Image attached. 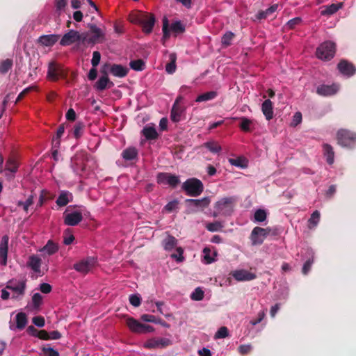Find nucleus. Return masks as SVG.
Wrapping results in <instances>:
<instances>
[{
    "mask_svg": "<svg viewBox=\"0 0 356 356\" xmlns=\"http://www.w3.org/2000/svg\"><path fill=\"white\" fill-rule=\"evenodd\" d=\"M179 201L177 200H174L172 201L169 202L163 208L168 213H171L178 209Z\"/></svg>",
    "mask_w": 356,
    "mask_h": 356,
    "instance_id": "3c124183",
    "label": "nucleus"
},
{
    "mask_svg": "<svg viewBox=\"0 0 356 356\" xmlns=\"http://www.w3.org/2000/svg\"><path fill=\"white\" fill-rule=\"evenodd\" d=\"M184 113V108L181 106L173 105L171 109L170 119L174 122H178L181 120V116Z\"/></svg>",
    "mask_w": 356,
    "mask_h": 356,
    "instance_id": "7c9ffc66",
    "label": "nucleus"
},
{
    "mask_svg": "<svg viewBox=\"0 0 356 356\" xmlns=\"http://www.w3.org/2000/svg\"><path fill=\"white\" fill-rule=\"evenodd\" d=\"M204 292L200 287H197L191 294V298L193 300L200 301L204 298Z\"/></svg>",
    "mask_w": 356,
    "mask_h": 356,
    "instance_id": "de8ad7c7",
    "label": "nucleus"
},
{
    "mask_svg": "<svg viewBox=\"0 0 356 356\" xmlns=\"http://www.w3.org/2000/svg\"><path fill=\"white\" fill-rule=\"evenodd\" d=\"M235 199L232 197H223L215 205L216 212L222 216H229L233 211Z\"/></svg>",
    "mask_w": 356,
    "mask_h": 356,
    "instance_id": "423d86ee",
    "label": "nucleus"
},
{
    "mask_svg": "<svg viewBox=\"0 0 356 356\" xmlns=\"http://www.w3.org/2000/svg\"><path fill=\"white\" fill-rule=\"evenodd\" d=\"M278 5L273 4L265 10H261L258 13L257 17L258 19H264L273 15L277 9Z\"/></svg>",
    "mask_w": 356,
    "mask_h": 356,
    "instance_id": "2f4dec72",
    "label": "nucleus"
},
{
    "mask_svg": "<svg viewBox=\"0 0 356 356\" xmlns=\"http://www.w3.org/2000/svg\"><path fill=\"white\" fill-rule=\"evenodd\" d=\"M18 168L19 164L17 159L13 156L9 157L6 163V175L8 177L9 176L10 178H13V174L17 171Z\"/></svg>",
    "mask_w": 356,
    "mask_h": 356,
    "instance_id": "4be33fe9",
    "label": "nucleus"
},
{
    "mask_svg": "<svg viewBox=\"0 0 356 356\" xmlns=\"http://www.w3.org/2000/svg\"><path fill=\"white\" fill-rule=\"evenodd\" d=\"M234 37L235 35L232 31L226 32L221 38L222 45L225 47L230 46Z\"/></svg>",
    "mask_w": 356,
    "mask_h": 356,
    "instance_id": "37998d69",
    "label": "nucleus"
},
{
    "mask_svg": "<svg viewBox=\"0 0 356 356\" xmlns=\"http://www.w3.org/2000/svg\"><path fill=\"white\" fill-rule=\"evenodd\" d=\"M89 33L92 35L88 38V44H96L104 39V33L94 24H89Z\"/></svg>",
    "mask_w": 356,
    "mask_h": 356,
    "instance_id": "f8f14e48",
    "label": "nucleus"
},
{
    "mask_svg": "<svg viewBox=\"0 0 356 356\" xmlns=\"http://www.w3.org/2000/svg\"><path fill=\"white\" fill-rule=\"evenodd\" d=\"M101 60V54L98 51H95L92 53V58L91 60V64L92 67H96Z\"/></svg>",
    "mask_w": 356,
    "mask_h": 356,
    "instance_id": "338daca9",
    "label": "nucleus"
},
{
    "mask_svg": "<svg viewBox=\"0 0 356 356\" xmlns=\"http://www.w3.org/2000/svg\"><path fill=\"white\" fill-rule=\"evenodd\" d=\"M138 152L134 147H129L122 152V158L126 161H131L138 158Z\"/></svg>",
    "mask_w": 356,
    "mask_h": 356,
    "instance_id": "cd10ccee",
    "label": "nucleus"
},
{
    "mask_svg": "<svg viewBox=\"0 0 356 356\" xmlns=\"http://www.w3.org/2000/svg\"><path fill=\"white\" fill-rule=\"evenodd\" d=\"M232 275L238 281H250L256 277L254 273L245 270H236L233 273Z\"/></svg>",
    "mask_w": 356,
    "mask_h": 356,
    "instance_id": "b1692460",
    "label": "nucleus"
},
{
    "mask_svg": "<svg viewBox=\"0 0 356 356\" xmlns=\"http://www.w3.org/2000/svg\"><path fill=\"white\" fill-rule=\"evenodd\" d=\"M13 61L10 58H7L3 60L0 63V73L6 74L13 67Z\"/></svg>",
    "mask_w": 356,
    "mask_h": 356,
    "instance_id": "79ce46f5",
    "label": "nucleus"
},
{
    "mask_svg": "<svg viewBox=\"0 0 356 356\" xmlns=\"http://www.w3.org/2000/svg\"><path fill=\"white\" fill-rule=\"evenodd\" d=\"M271 231L272 230L270 227L262 228L260 227H255L252 229L250 236L252 245H258L262 244L264 239L270 234Z\"/></svg>",
    "mask_w": 356,
    "mask_h": 356,
    "instance_id": "6e6552de",
    "label": "nucleus"
},
{
    "mask_svg": "<svg viewBox=\"0 0 356 356\" xmlns=\"http://www.w3.org/2000/svg\"><path fill=\"white\" fill-rule=\"evenodd\" d=\"M42 351L45 356H59V353L54 348L47 346L42 348Z\"/></svg>",
    "mask_w": 356,
    "mask_h": 356,
    "instance_id": "052dcab7",
    "label": "nucleus"
},
{
    "mask_svg": "<svg viewBox=\"0 0 356 356\" xmlns=\"http://www.w3.org/2000/svg\"><path fill=\"white\" fill-rule=\"evenodd\" d=\"M74 240V236L73 234L70 233V230L69 229H66L63 234V243L65 245H70L73 243Z\"/></svg>",
    "mask_w": 356,
    "mask_h": 356,
    "instance_id": "6e6d98bb",
    "label": "nucleus"
},
{
    "mask_svg": "<svg viewBox=\"0 0 356 356\" xmlns=\"http://www.w3.org/2000/svg\"><path fill=\"white\" fill-rule=\"evenodd\" d=\"M84 124L80 122H76L74 125L73 129V135L76 139L79 138L81 136Z\"/></svg>",
    "mask_w": 356,
    "mask_h": 356,
    "instance_id": "603ef678",
    "label": "nucleus"
},
{
    "mask_svg": "<svg viewBox=\"0 0 356 356\" xmlns=\"http://www.w3.org/2000/svg\"><path fill=\"white\" fill-rule=\"evenodd\" d=\"M6 289L12 290L17 295L23 296L24 294L26 289V281L21 280L17 281V280H10L6 284Z\"/></svg>",
    "mask_w": 356,
    "mask_h": 356,
    "instance_id": "f3484780",
    "label": "nucleus"
},
{
    "mask_svg": "<svg viewBox=\"0 0 356 356\" xmlns=\"http://www.w3.org/2000/svg\"><path fill=\"white\" fill-rule=\"evenodd\" d=\"M182 189L187 195L191 197H197L202 194L204 191L202 182L197 178H189L182 184Z\"/></svg>",
    "mask_w": 356,
    "mask_h": 356,
    "instance_id": "f257e3e1",
    "label": "nucleus"
},
{
    "mask_svg": "<svg viewBox=\"0 0 356 356\" xmlns=\"http://www.w3.org/2000/svg\"><path fill=\"white\" fill-rule=\"evenodd\" d=\"M211 250L209 247H205L203 249V254H204V259L205 264H209L213 263L215 261L214 257L217 256V252L216 251L213 252V257L211 255Z\"/></svg>",
    "mask_w": 356,
    "mask_h": 356,
    "instance_id": "ea45409f",
    "label": "nucleus"
},
{
    "mask_svg": "<svg viewBox=\"0 0 356 356\" xmlns=\"http://www.w3.org/2000/svg\"><path fill=\"white\" fill-rule=\"evenodd\" d=\"M339 89V85L337 83H332V85L322 84L317 87L316 93L321 96H331L335 95Z\"/></svg>",
    "mask_w": 356,
    "mask_h": 356,
    "instance_id": "dca6fc26",
    "label": "nucleus"
},
{
    "mask_svg": "<svg viewBox=\"0 0 356 356\" xmlns=\"http://www.w3.org/2000/svg\"><path fill=\"white\" fill-rule=\"evenodd\" d=\"M27 324V316L25 313L19 312L16 315V327L19 330L24 329Z\"/></svg>",
    "mask_w": 356,
    "mask_h": 356,
    "instance_id": "e433bc0d",
    "label": "nucleus"
},
{
    "mask_svg": "<svg viewBox=\"0 0 356 356\" xmlns=\"http://www.w3.org/2000/svg\"><path fill=\"white\" fill-rule=\"evenodd\" d=\"M126 324L132 332L136 334H146L154 331V328L152 326L143 324L133 317H127Z\"/></svg>",
    "mask_w": 356,
    "mask_h": 356,
    "instance_id": "39448f33",
    "label": "nucleus"
},
{
    "mask_svg": "<svg viewBox=\"0 0 356 356\" xmlns=\"http://www.w3.org/2000/svg\"><path fill=\"white\" fill-rule=\"evenodd\" d=\"M129 65L131 69L136 71H141L143 70L145 66V63L141 59L131 60L129 63Z\"/></svg>",
    "mask_w": 356,
    "mask_h": 356,
    "instance_id": "09e8293b",
    "label": "nucleus"
},
{
    "mask_svg": "<svg viewBox=\"0 0 356 356\" xmlns=\"http://www.w3.org/2000/svg\"><path fill=\"white\" fill-rule=\"evenodd\" d=\"M204 146L212 153H218L221 151L222 148L216 142H207L204 143Z\"/></svg>",
    "mask_w": 356,
    "mask_h": 356,
    "instance_id": "8fccbe9b",
    "label": "nucleus"
},
{
    "mask_svg": "<svg viewBox=\"0 0 356 356\" xmlns=\"http://www.w3.org/2000/svg\"><path fill=\"white\" fill-rule=\"evenodd\" d=\"M47 76L53 81H56L58 79L60 76V69L55 63L51 62L49 64Z\"/></svg>",
    "mask_w": 356,
    "mask_h": 356,
    "instance_id": "c756f323",
    "label": "nucleus"
},
{
    "mask_svg": "<svg viewBox=\"0 0 356 356\" xmlns=\"http://www.w3.org/2000/svg\"><path fill=\"white\" fill-rule=\"evenodd\" d=\"M313 263H314L313 258L309 259L308 260H307L305 261V263L303 265L302 269V274L307 275L309 272Z\"/></svg>",
    "mask_w": 356,
    "mask_h": 356,
    "instance_id": "774afa93",
    "label": "nucleus"
},
{
    "mask_svg": "<svg viewBox=\"0 0 356 356\" xmlns=\"http://www.w3.org/2000/svg\"><path fill=\"white\" fill-rule=\"evenodd\" d=\"M191 212H197L209 207L211 200L208 197L202 199H186L185 200Z\"/></svg>",
    "mask_w": 356,
    "mask_h": 356,
    "instance_id": "1a4fd4ad",
    "label": "nucleus"
},
{
    "mask_svg": "<svg viewBox=\"0 0 356 356\" xmlns=\"http://www.w3.org/2000/svg\"><path fill=\"white\" fill-rule=\"evenodd\" d=\"M109 67V64L106 63L104 65L101 72L103 74V76H102L99 80L96 82L95 87L97 90L99 91H102L105 90L106 88H111L114 86V83L111 81L108 77L107 72L106 70V68Z\"/></svg>",
    "mask_w": 356,
    "mask_h": 356,
    "instance_id": "9d476101",
    "label": "nucleus"
},
{
    "mask_svg": "<svg viewBox=\"0 0 356 356\" xmlns=\"http://www.w3.org/2000/svg\"><path fill=\"white\" fill-rule=\"evenodd\" d=\"M64 224L67 226H76L83 220L82 213L80 211L63 213Z\"/></svg>",
    "mask_w": 356,
    "mask_h": 356,
    "instance_id": "4468645a",
    "label": "nucleus"
},
{
    "mask_svg": "<svg viewBox=\"0 0 356 356\" xmlns=\"http://www.w3.org/2000/svg\"><path fill=\"white\" fill-rule=\"evenodd\" d=\"M337 143L341 147L353 148L356 145V134L346 129H341L337 132Z\"/></svg>",
    "mask_w": 356,
    "mask_h": 356,
    "instance_id": "f03ea898",
    "label": "nucleus"
},
{
    "mask_svg": "<svg viewBox=\"0 0 356 356\" xmlns=\"http://www.w3.org/2000/svg\"><path fill=\"white\" fill-rule=\"evenodd\" d=\"M8 241V236L5 235L2 237L0 243V264L3 266L7 265Z\"/></svg>",
    "mask_w": 356,
    "mask_h": 356,
    "instance_id": "a211bd4d",
    "label": "nucleus"
},
{
    "mask_svg": "<svg viewBox=\"0 0 356 356\" xmlns=\"http://www.w3.org/2000/svg\"><path fill=\"white\" fill-rule=\"evenodd\" d=\"M144 19L140 23L142 26L143 33L149 34L152 32L153 28L155 24V17L154 14L144 12Z\"/></svg>",
    "mask_w": 356,
    "mask_h": 356,
    "instance_id": "ddd939ff",
    "label": "nucleus"
},
{
    "mask_svg": "<svg viewBox=\"0 0 356 356\" xmlns=\"http://www.w3.org/2000/svg\"><path fill=\"white\" fill-rule=\"evenodd\" d=\"M261 111L267 120L273 118V104L270 99H266L261 104Z\"/></svg>",
    "mask_w": 356,
    "mask_h": 356,
    "instance_id": "393cba45",
    "label": "nucleus"
},
{
    "mask_svg": "<svg viewBox=\"0 0 356 356\" xmlns=\"http://www.w3.org/2000/svg\"><path fill=\"white\" fill-rule=\"evenodd\" d=\"M162 31H163V37L162 40L163 43L164 44L165 41L167 40L170 36V29H169V21L167 17H163V26H162Z\"/></svg>",
    "mask_w": 356,
    "mask_h": 356,
    "instance_id": "a19ab883",
    "label": "nucleus"
},
{
    "mask_svg": "<svg viewBox=\"0 0 356 356\" xmlns=\"http://www.w3.org/2000/svg\"><path fill=\"white\" fill-rule=\"evenodd\" d=\"M79 38V33L74 30H70L67 33L63 35L60 40L61 46H69L76 42H78Z\"/></svg>",
    "mask_w": 356,
    "mask_h": 356,
    "instance_id": "6ab92c4d",
    "label": "nucleus"
},
{
    "mask_svg": "<svg viewBox=\"0 0 356 356\" xmlns=\"http://www.w3.org/2000/svg\"><path fill=\"white\" fill-rule=\"evenodd\" d=\"M60 38L57 34L43 35L39 37L38 42L45 47H52Z\"/></svg>",
    "mask_w": 356,
    "mask_h": 356,
    "instance_id": "5701e85b",
    "label": "nucleus"
},
{
    "mask_svg": "<svg viewBox=\"0 0 356 356\" xmlns=\"http://www.w3.org/2000/svg\"><path fill=\"white\" fill-rule=\"evenodd\" d=\"M87 161V154L79 152L71 159V168L74 172L78 175H82L86 170V163Z\"/></svg>",
    "mask_w": 356,
    "mask_h": 356,
    "instance_id": "20e7f679",
    "label": "nucleus"
},
{
    "mask_svg": "<svg viewBox=\"0 0 356 356\" xmlns=\"http://www.w3.org/2000/svg\"><path fill=\"white\" fill-rule=\"evenodd\" d=\"M342 6V3H338V4H335V3H332V4H330V5H328V6H326L325 7V8L321 10V15H333L334 13H337L339 8H341Z\"/></svg>",
    "mask_w": 356,
    "mask_h": 356,
    "instance_id": "72a5a7b5",
    "label": "nucleus"
},
{
    "mask_svg": "<svg viewBox=\"0 0 356 356\" xmlns=\"http://www.w3.org/2000/svg\"><path fill=\"white\" fill-rule=\"evenodd\" d=\"M229 332L226 327H221L216 333L215 338L223 339L228 336Z\"/></svg>",
    "mask_w": 356,
    "mask_h": 356,
    "instance_id": "680f3d73",
    "label": "nucleus"
},
{
    "mask_svg": "<svg viewBox=\"0 0 356 356\" xmlns=\"http://www.w3.org/2000/svg\"><path fill=\"white\" fill-rule=\"evenodd\" d=\"M218 95V92L216 91H209L202 93L197 96L195 99L196 102H207L215 99Z\"/></svg>",
    "mask_w": 356,
    "mask_h": 356,
    "instance_id": "c9c22d12",
    "label": "nucleus"
},
{
    "mask_svg": "<svg viewBox=\"0 0 356 356\" xmlns=\"http://www.w3.org/2000/svg\"><path fill=\"white\" fill-rule=\"evenodd\" d=\"M106 72L109 70V72L115 76L122 78L127 75L129 69L126 67L122 66L120 64H113L110 65L109 67L106 68Z\"/></svg>",
    "mask_w": 356,
    "mask_h": 356,
    "instance_id": "412c9836",
    "label": "nucleus"
},
{
    "mask_svg": "<svg viewBox=\"0 0 356 356\" xmlns=\"http://www.w3.org/2000/svg\"><path fill=\"white\" fill-rule=\"evenodd\" d=\"M337 69L343 75L347 76H351L356 72V67L355 65L348 61L347 60H341L337 65Z\"/></svg>",
    "mask_w": 356,
    "mask_h": 356,
    "instance_id": "2eb2a0df",
    "label": "nucleus"
},
{
    "mask_svg": "<svg viewBox=\"0 0 356 356\" xmlns=\"http://www.w3.org/2000/svg\"><path fill=\"white\" fill-rule=\"evenodd\" d=\"M320 220V212L317 210L314 211L311 215L310 218L309 219V222L310 225H312L313 227L317 225Z\"/></svg>",
    "mask_w": 356,
    "mask_h": 356,
    "instance_id": "bf43d9fd",
    "label": "nucleus"
},
{
    "mask_svg": "<svg viewBox=\"0 0 356 356\" xmlns=\"http://www.w3.org/2000/svg\"><path fill=\"white\" fill-rule=\"evenodd\" d=\"M72 194L67 191H63L58 195L56 203L59 207H65L70 202L72 201Z\"/></svg>",
    "mask_w": 356,
    "mask_h": 356,
    "instance_id": "a878e982",
    "label": "nucleus"
},
{
    "mask_svg": "<svg viewBox=\"0 0 356 356\" xmlns=\"http://www.w3.org/2000/svg\"><path fill=\"white\" fill-rule=\"evenodd\" d=\"M97 264V259L94 257L84 258L73 265V268L78 273L86 275Z\"/></svg>",
    "mask_w": 356,
    "mask_h": 356,
    "instance_id": "0eeeda50",
    "label": "nucleus"
},
{
    "mask_svg": "<svg viewBox=\"0 0 356 356\" xmlns=\"http://www.w3.org/2000/svg\"><path fill=\"white\" fill-rule=\"evenodd\" d=\"M170 30L175 34L182 33L185 31V26L181 21H175L171 24Z\"/></svg>",
    "mask_w": 356,
    "mask_h": 356,
    "instance_id": "a18cd8bd",
    "label": "nucleus"
},
{
    "mask_svg": "<svg viewBox=\"0 0 356 356\" xmlns=\"http://www.w3.org/2000/svg\"><path fill=\"white\" fill-rule=\"evenodd\" d=\"M177 240L172 236H168L163 241V245L165 250L170 251L177 245Z\"/></svg>",
    "mask_w": 356,
    "mask_h": 356,
    "instance_id": "f704fd0d",
    "label": "nucleus"
},
{
    "mask_svg": "<svg viewBox=\"0 0 356 356\" xmlns=\"http://www.w3.org/2000/svg\"><path fill=\"white\" fill-rule=\"evenodd\" d=\"M241 124L240 128L245 132H248L250 131V126L252 124V121L245 117L241 118Z\"/></svg>",
    "mask_w": 356,
    "mask_h": 356,
    "instance_id": "5fc2aeb1",
    "label": "nucleus"
},
{
    "mask_svg": "<svg viewBox=\"0 0 356 356\" xmlns=\"http://www.w3.org/2000/svg\"><path fill=\"white\" fill-rule=\"evenodd\" d=\"M206 228L207 229V230H209L210 232H217V231L220 230L222 228V225L221 222H220L218 221H216L213 222L208 223L206 225Z\"/></svg>",
    "mask_w": 356,
    "mask_h": 356,
    "instance_id": "4d7b16f0",
    "label": "nucleus"
},
{
    "mask_svg": "<svg viewBox=\"0 0 356 356\" xmlns=\"http://www.w3.org/2000/svg\"><path fill=\"white\" fill-rule=\"evenodd\" d=\"M129 302L130 304L134 307L140 306L141 303V299L139 295L138 294H132L129 296Z\"/></svg>",
    "mask_w": 356,
    "mask_h": 356,
    "instance_id": "0e129e2a",
    "label": "nucleus"
},
{
    "mask_svg": "<svg viewBox=\"0 0 356 356\" xmlns=\"http://www.w3.org/2000/svg\"><path fill=\"white\" fill-rule=\"evenodd\" d=\"M65 132V126L64 124H60L56 131V136L53 138L52 139V144L54 145V147L59 148L60 145V138L63 135Z\"/></svg>",
    "mask_w": 356,
    "mask_h": 356,
    "instance_id": "58836bf2",
    "label": "nucleus"
},
{
    "mask_svg": "<svg viewBox=\"0 0 356 356\" xmlns=\"http://www.w3.org/2000/svg\"><path fill=\"white\" fill-rule=\"evenodd\" d=\"M322 147L323 155L326 157L327 163L329 165H332L334 161V152L333 147L327 143H323Z\"/></svg>",
    "mask_w": 356,
    "mask_h": 356,
    "instance_id": "bb28decb",
    "label": "nucleus"
},
{
    "mask_svg": "<svg viewBox=\"0 0 356 356\" xmlns=\"http://www.w3.org/2000/svg\"><path fill=\"white\" fill-rule=\"evenodd\" d=\"M144 12L140 10H136L131 13L129 15V20L130 22L135 24H140V22L144 19Z\"/></svg>",
    "mask_w": 356,
    "mask_h": 356,
    "instance_id": "473e14b6",
    "label": "nucleus"
},
{
    "mask_svg": "<svg viewBox=\"0 0 356 356\" xmlns=\"http://www.w3.org/2000/svg\"><path fill=\"white\" fill-rule=\"evenodd\" d=\"M336 52V44L332 41H325L321 43L316 51L318 58L323 60H330L334 58Z\"/></svg>",
    "mask_w": 356,
    "mask_h": 356,
    "instance_id": "7ed1b4c3",
    "label": "nucleus"
},
{
    "mask_svg": "<svg viewBox=\"0 0 356 356\" xmlns=\"http://www.w3.org/2000/svg\"><path fill=\"white\" fill-rule=\"evenodd\" d=\"M32 303L35 309H38L42 303V296L39 293H35L32 296Z\"/></svg>",
    "mask_w": 356,
    "mask_h": 356,
    "instance_id": "864d4df0",
    "label": "nucleus"
},
{
    "mask_svg": "<svg viewBox=\"0 0 356 356\" xmlns=\"http://www.w3.org/2000/svg\"><path fill=\"white\" fill-rule=\"evenodd\" d=\"M58 250V246L52 241H49L44 246L43 250L45 251L49 255L56 253Z\"/></svg>",
    "mask_w": 356,
    "mask_h": 356,
    "instance_id": "49530a36",
    "label": "nucleus"
},
{
    "mask_svg": "<svg viewBox=\"0 0 356 356\" xmlns=\"http://www.w3.org/2000/svg\"><path fill=\"white\" fill-rule=\"evenodd\" d=\"M32 322L35 325H36L39 327H42L45 325L44 318L41 316H38L33 317L32 318Z\"/></svg>",
    "mask_w": 356,
    "mask_h": 356,
    "instance_id": "69168bd1",
    "label": "nucleus"
},
{
    "mask_svg": "<svg viewBox=\"0 0 356 356\" xmlns=\"http://www.w3.org/2000/svg\"><path fill=\"white\" fill-rule=\"evenodd\" d=\"M254 218L257 222H264L266 219V213L263 209H258L255 211Z\"/></svg>",
    "mask_w": 356,
    "mask_h": 356,
    "instance_id": "13d9d810",
    "label": "nucleus"
},
{
    "mask_svg": "<svg viewBox=\"0 0 356 356\" xmlns=\"http://www.w3.org/2000/svg\"><path fill=\"white\" fill-rule=\"evenodd\" d=\"M142 134L147 140H156L159 134L154 127L145 126L142 130Z\"/></svg>",
    "mask_w": 356,
    "mask_h": 356,
    "instance_id": "c85d7f7f",
    "label": "nucleus"
},
{
    "mask_svg": "<svg viewBox=\"0 0 356 356\" xmlns=\"http://www.w3.org/2000/svg\"><path fill=\"white\" fill-rule=\"evenodd\" d=\"M157 183L160 184H168L175 188L179 183V177L168 172H159L156 176Z\"/></svg>",
    "mask_w": 356,
    "mask_h": 356,
    "instance_id": "9b49d317",
    "label": "nucleus"
},
{
    "mask_svg": "<svg viewBox=\"0 0 356 356\" xmlns=\"http://www.w3.org/2000/svg\"><path fill=\"white\" fill-rule=\"evenodd\" d=\"M41 265V259L36 256H31L30 257L29 266L31 269L38 273L40 272Z\"/></svg>",
    "mask_w": 356,
    "mask_h": 356,
    "instance_id": "c03bdc74",
    "label": "nucleus"
},
{
    "mask_svg": "<svg viewBox=\"0 0 356 356\" xmlns=\"http://www.w3.org/2000/svg\"><path fill=\"white\" fill-rule=\"evenodd\" d=\"M229 161L232 165L236 167H240L242 168L246 167V165L245 164V161L241 158L229 159Z\"/></svg>",
    "mask_w": 356,
    "mask_h": 356,
    "instance_id": "e2e57ef3",
    "label": "nucleus"
},
{
    "mask_svg": "<svg viewBox=\"0 0 356 356\" xmlns=\"http://www.w3.org/2000/svg\"><path fill=\"white\" fill-rule=\"evenodd\" d=\"M170 62L165 65V71L168 74H173L176 70V60L177 56L176 54L172 53L169 56Z\"/></svg>",
    "mask_w": 356,
    "mask_h": 356,
    "instance_id": "4c0bfd02",
    "label": "nucleus"
},
{
    "mask_svg": "<svg viewBox=\"0 0 356 356\" xmlns=\"http://www.w3.org/2000/svg\"><path fill=\"white\" fill-rule=\"evenodd\" d=\"M170 344L169 339L164 338L150 339L144 343V347L148 349L164 348Z\"/></svg>",
    "mask_w": 356,
    "mask_h": 356,
    "instance_id": "aec40b11",
    "label": "nucleus"
}]
</instances>
